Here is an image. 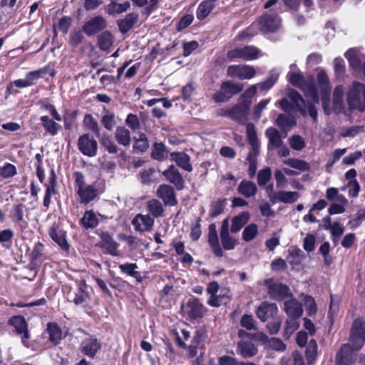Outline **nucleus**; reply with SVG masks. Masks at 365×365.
Here are the masks:
<instances>
[{"mask_svg":"<svg viewBox=\"0 0 365 365\" xmlns=\"http://www.w3.org/2000/svg\"><path fill=\"white\" fill-rule=\"evenodd\" d=\"M277 311L278 309L275 304L263 302L258 307L256 314L262 322H265L269 318L277 314Z\"/></svg>","mask_w":365,"mask_h":365,"instance_id":"nucleus-18","label":"nucleus"},{"mask_svg":"<svg viewBox=\"0 0 365 365\" xmlns=\"http://www.w3.org/2000/svg\"><path fill=\"white\" fill-rule=\"evenodd\" d=\"M286 6L292 10H297L301 2L306 7H310L312 5V0H283Z\"/></svg>","mask_w":365,"mask_h":365,"instance_id":"nucleus-53","label":"nucleus"},{"mask_svg":"<svg viewBox=\"0 0 365 365\" xmlns=\"http://www.w3.org/2000/svg\"><path fill=\"white\" fill-rule=\"evenodd\" d=\"M81 221L86 228L96 227L99 222L97 215L92 210L85 212Z\"/></svg>","mask_w":365,"mask_h":365,"instance_id":"nucleus-36","label":"nucleus"},{"mask_svg":"<svg viewBox=\"0 0 365 365\" xmlns=\"http://www.w3.org/2000/svg\"><path fill=\"white\" fill-rule=\"evenodd\" d=\"M300 197V194L296 191H279L269 194V200L273 202L293 203Z\"/></svg>","mask_w":365,"mask_h":365,"instance_id":"nucleus-10","label":"nucleus"},{"mask_svg":"<svg viewBox=\"0 0 365 365\" xmlns=\"http://www.w3.org/2000/svg\"><path fill=\"white\" fill-rule=\"evenodd\" d=\"M187 314L191 319L202 317L206 309L198 299H191L187 302Z\"/></svg>","mask_w":365,"mask_h":365,"instance_id":"nucleus-20","label":"nucleus"},{"mask_svg":"<svg viewBox=\"0 0 365 365\" xmlns=\"http://www.w3.org/2000/svg\"><path fill=\"white\" fill-rule=\"evenodd\" d=\"M168 152L164 144L155 143L153 145L152 156L154 159L163 161L168 158Z\"/></svg>","mask_w":365,"mask_h":365,"instance_id":"nucleus-38","label":"nucleus"},{"mask_svg":"<svg viewBox=\"0 0 365 365\" xmlns=\"http://www.w3.org/2000/svg\"><path fill=\"white\" fill-rule=\"evenodd\" d=\"M265 135L268 138L267 148L269 150H275L283 145L279 132L274 128H269L266 130Z\"/></svg>","mask_w":365,"mask_h":365,"instance_id":"nucleus-21","label":"nucleus"},{"mask_svg":"<svg viewBox=\"0 0 365 365\" xmlns=\"http://www.w3.org/2000/svg\"><path fill=\"white\" fill-rule=\"evenodd\" d=\"M315 237L309 234L304 240V249L307 252H312L315 248Z\"/></svg>","mask_w":365,"mask_h":365,"instance_id":"nucleus-63","label":"nucleus"},{"mask_svg":"<svg viewBox=\"0 0 365 365\" xmlns=\"http://www.w3.org/2000/svg\"><path fill=\"white\" fill-rule=\"evenodd\" d=\"M349 344H344L336 357V365H351L354 361V351L361 348L365 341V322L356 319L353 323Z\"/></svg>","mask_w":365,"mask_h":365,"instance_id":"nucleus-1","label":"nucleus"},{"mask_svg":"<svg viewBox=\"0 0 365 365\" xmlns=\"http://www.w3.org/2000/svg\"><path fill=\"white\" fill-rule=\"evenodd\" d=\"M101 123L107 130H113L115 125V115L113 112L104 110L101 118Z\"/></svg>","mask_w":365,"mask_h":365,"instance_id":"nucleus-43","label":"nucleus"},{"mask_svg":"<svg viewBox=\"0 0 365 365\" xmlns=\"http://www.w3.org/2000/svg\"><path fill=\"white\" fill-rule=\"evenodd\" d=\"M83 125L86 130L91 131L97 136L100 133V128L96 120L91 115L86 114L83 118Z\"/></svg>","mask_w":365,"mask_h":365,"instance_id":"nucleus-42","label":"nucleus"},{"mask_svg":"<svg viewBox=\"0 0 365 365\" xmlns=\"http://www.w3.org/2000/svg\"><path fill=\"white\" fill-rule=\"evenodd\" d=\"M171 160L186 171L190 172L192 170L190 163V158L188 155L183 152H173L170 153Z\"/></svg>","mask_w":365,"mask_h":365,"instance_id":"nucleus-24","label":"nucleus"},{"mask_svg":"<svg viewBox=\"0 0 365 365\" xmlns=\"http://www.w3.org/2000/svg\"><path fill=\"white\" fill-rule=\"evenodd\" d=\"M119 268L123 272L126 273L132 277H135L138 274V272L135 271V269L138 268V266L135 263H126L120 264Z\"/></svg>","mask_w":365,"mask_h":365,"instance_id":"nucleus-59","label":"nucleus"},{"mask_svg":"<svg viewBox=\"0 0 365 365\" xmlns=\"http://www.w3.org/2000/svg\"><path fill=\"white\" fill-rule=\"evenodd\" d=\"M268 346L279 351H283L286 349L284 343L278 338H271Z\"/></svg>","mask_w":365,"mask_h":365,"instance_id":"nucleus-60","label":"nucleus"},{"mask_svg":"<svg viewBox=\"0 0 365 365\" xmlns=\"http://www.w3.org/2000/svg\"><path fill=\"white\" fill-rule=\"evenodd\" d=\"M277 124L282 129H287L294 125L293 120L290 119L286 115L280 114L277 118Z\"/></svg>","mask_w":365,"mask_h":365,"instance_id":"nucleus-56","label":"nucleus"},{"mask_svg":"<svg viewBox=\"0 0 365 365\" xmlns=\"http://www.w3.org/2000/svg\"><path fill=\"white\" fill-rule=\"evenodd\" d=\"M148 139L145 134L140 133L138 138L135 140L133 148L137 152H145L148 148Z\"/></svg>","mask_w":365,"mask_h":365,"instance_id":"nucleus-50","label":"nucleus"},{"mask_svg":"<svg viewBox=\"0 0 365 365\" xmlns=\"http://www.w3.org/2000/svg\"><path fill=\"white\" fill-rule=\"evenodd\" d=\"M333 101L334 109L340 111L344 107V89L342 86H338L334 88Z\"/></svg>","mask_w":365,"mask_h":365,"instance_id":"nucleus-37","label":"nucleus"},{"mask_svg":"<svg viewBox=\"0 0 365 365\" xmlns=\"http://www.w3.org/2000/svg\"><path fill=\"white\" fill-rule=\"evenodd\" d=\"M286 163L290 167L299 170V171H306L309 169V164L302 160L289 159L286 162Z\"/></svg>","mask_w":365,"mask_h":365,"instance_id":"nucleus-52","label":"nucleus"},{"mask_svg":"<svg viewBox=\"0 0 365 365\" xmlns=\"http://www.w3.org/2000/svg\"><path fill=\"white\" fill-rule=\"evenodd\" d=\"M81 351L89 357H93L101 348V343L97 338L88 336L81 342Z\"/></svg>","mask_w":365,"mask_h":365,"instance_id":"nucleus-13","label":"nucleus"},{"mask_svg":"<svg viewBox=\"0 0 365 365\" xmlns=\"http://www.w3.org/2000/svg\"><path fill=\"white\" fill-rule=\"evenodd\" d=\"M250 105L251 101H241L240 104L229 110L227 113L232 119L239 123H244L247 120V111Z\"/></svg>","mask_w":365,"mask_h":365,"instance_id":"nucleus-8","label":"nucleus"},{"mask_svg":"<svg viewBox=\"0 0 365 365\" xmlns=\"http://www.w3.org/2000/svg\"><path fill=\"white\" fill-rule=\"evenodd\" d=\"M258 26L264 33L276 31L281 26V19L276 14H266L259 19Z\"/></svg>","mask_w":365,"mask_h":365,"instance_id":"nucleus-7","label":"nucleus"},{"mask_svg":"<svg viewBox=\"0 0 365 365\" xmlns=\"http://www.w3.org/2000/svg\"><path fill=\"white\" fill-rule=\"evenodd\" d=\"M288 77L289 82L294 86L300 88L304 93L307 98H309L314 103H319V96L312 76L304 78L299 73H289Z\"/></svg>","mask_w":365,"mask_h":365,"instance_id":"nucleus-2","label":"nucleus"},{"mask_svg":"<svg viewBox=\"0 0 365 365\" xmlns=\"http://www.w3.org/2000/svg\"><path fill=\"white\" fill-rule=\"evenodd\" d=\"M129 7L130 3L128 1L123 4H117L115 1H111V3L107 6L106 9L109 14H113L125 12Z\"/></svg>","mask_w":365,"mask_h":365,"instance_id":"nucleus-44","label":"nucleus"},{"mask_svg":"<svg viewBox=\"0 0 365 365\" xmlns=\"http://www.w3.org/2000/svg\"><path fill=\"white\" fill-rule=\"evenodd\" d=\"M135 230L138 232H147L152 230L154 219L148 214H138L132 220Z\"/></svg>","mask_w":365,"mask_h":365,"instance_id":"nucleus-9","label":"nucleus"},{"mask_svg":"<svg viewBox=\"0 0 365 365\" xmlns=\"http://www.w3.org/2000/svg\"><path fill=\"white\" fill-rule=\"evenodd\" d=\"M41 121L46 132L51 135H56L61 128L58 123L54 122L46 115L41 116Z\"/></svg>","mask_w":365,"mask_h":365,"instance_id":"nucleus-32","label":"nucleus"},{"mask_svg":"<svg viewBox=\"0 0 365 365\" xmlns=\"http://www.w3.org/2000/svg\"><path fill=\"white\" fill-rule=\"evenodd\" d=\"M74 189L80 198V202L88 204L97 196V189L92 185H88L85 181L84 175L81 172H75Z\"/></svg>","mask_w":365,"mask_h":365,"instance_id":"nucleus-3","label":"nucleus"},{"mask_svg":"<svg viewBox=\"0 0 365 365\" xmlns=\"http://www.w3.org/2000/svg\"><path fill=\"white\" fill-rule=\"evenodd\" d=\"M346 102L351 110H365V86L354 82L346 94Z\"/></svg>","mask_w":365,"mask_h":365,"instance_id":"nucleus-4","label":"nucleus"},{"mask_svg":"<svg viewBox=\"0 0 365 365\" xmlns=\"http://www.w3.org/2000/svg\"><path fill=\"white\" fill-rule=\"evenodd\" d=\"M106 26V20L102 16H96L88 21L83 26V31L89 35H93Z\"/></svg>","mask_w":365,"mask_h":365,"instance_id":"nucleus-15","label":"nucleus"},{"mask_svg":"<svg viewBox=\"0 0 365 365\" xmlns=\"http://www.w3.org/2000/svg\"><path fill=\"white\" fill-rule=\"evenodd\" d=\"M14 237V232L12 230L7 229L0 232V243L3 244L4 247H6V243L11 242Z\"/></svg>","mask_w":365,"mask_h":365,"instance_id":"nucleus-62","label":"nucleus"},{"mask_svg":"<svg viewBox=\"0 0 365 365\" xmlns=\"http://www.w3.org/2000/svg\"><path fill=\"white\" fill-rule=\"evenodd\" d=\"M278 73L272 74V76L265 81L259 84L260 88L263 91H267L271 88L277 82L278 78Z\"/></svg>","mask_w":365,"mask_h":365,"instance_id":"nucleus-61","label":"nucleus"},{"mask_svg":"<svg viewBox=\"0 0 365 365\" xmlns=\"http://www.w3.org/2000/svg\"><path fill=\"white\" fill-rule=\"evenodd\" d=\"M304 303L306 308V311L307 312L309 316H312L317 313V308L314 298L307 295L304 297Z\"/></svg>","mask_w":365,"mask_h":365,"instance_id":"nucleus-55","label":"nucleus"},{"mask_svg":"<svg viewBox=\"0 0 365 365\" xmlns=\"http://www.w3.org/2000/svg\"><path fill=\"white\" fill-rule=\"evenodd\" d=\"M101 245L110 255L113 256L120 255L118 251V244L108 234L102 235Z\"/></svg>","mask_w":365,"mask_h":365,"instance_id":"nucleus-25","label":"nucleus"},{"mask_svg":"<svg viewBox=\"0 0 365 365\" xmlns=\"http://www.w3.org/2000/svg\"><path fill=\"white\" fill-rule=\"evenodd\" d=\"M89 300V294L86 291L84 285L79 287L78 292L74 298V302L76 305L83 304Z\"/></svg>","mask_w":365,"mask_h":365,"instance_id":"nucleus-47","label":"nucleus"},{"mask_svg":"<svg viewBox=\"0 0 365 365\" xmlns=\"http://www.w3.org/2000/svg\"><path fill=\"white\" fill-rule=\"evenodd\" d=\"M288 96L294 103V108L297 110H300L303 115H305V111L304 110L305 103L300 94L296 91L291 90L288 93Z\"/></svg>","mask_w":365,"mask_h":365,"instance_id":"nucleus-41","label":"nucleus"},{"mask_svg":"<svg viewBox=\"0 0 365 365\" xmlns=\"http://www.w3.org/2000/svg\"><path fill=\"white\" fill-rule=\"evenodd\" d=\"M259 51L256 47H239L228 53L230 58H241L245 61L257 58Z\"/></svg>","mask_w":365,"mask_h":365,"instance_id":"nucleus-12","label":"nucleus"},{"mask_svg":"<svg viewBox=\"0 0 365 365\" xmlns=\"http://www.w3.org/2000/svg\"><path fill=\"white\" fill-rule=\"evenodd\" d=\"M240 324L242 327L247 330H255L257 329L255 321L251 315L245 314L241 319Z\"/></svg>","mask_w":365,"mask_h":365,"instance_id":"nucleus-57","label":"nucleus"},{"mask_svg":"<svg viewBox=\"0 0 365 365\" xmlns=\"http://www.w3.org/2000/svg\"><path fill=\"white\" fill-rule=\"evenodd\" d=\"M47 331L49 334L50 341L55 345L59 344L62 339V331L61 328L55 323H48Z\"/></svg>","mask_w":365,"mask_h":365,"instance_id":"nucleus-34","label":"nucleus"},{"mask_svg":"<svg viewBox=\"0 0 365 365\" xmlns=\"http://www.w3.org/2000/svg\"><path fill=\"white\" fill-rule=\"evenodd\" d=\"M138 20V14L136 13H130L124 19L118 21L119 29L121 32L128 31Z\"/></svg>","mask_w":365,"mask_h":365,"instance_id":"nucleus-28","label":"nucleus"},{"mask_svg":"<svg viewBox=\"0 0 365 365\" xmlns=\"http://www.w3.org/2000/svg\"><path fill=\"white\" fill-rule=\"evenodd\" d=\"M163 175L168 181L174 184L178 190L183 187L182 177L174 165H170L168 170L163 173Z\"/></svg>","mask_w":365,"mask_h":365,"instance_id":"nucleus-22","label":"nucleus"},{"mask_svg":"<svg viewBox=\"0 0 365 365\" xmlns=\"http://www.w3.org/2000/svg\"><path fill=\"white\" fill-rule=\"evenodd\" d=\"M250 214L247 212H242L232 219L231 232L236 233L247 222Z\"/></svg>","mask_w":365,"mask_h":365,"instance_id":"nucleus-29","label":"nucleus"},{"mask_svg":"<svg viewBox=\"0 0 365 365\" xmlns=\"http://www.w3.org/2000/svg\"><path fill=\"white\" fill-rule=\"evenodd\" d=\"M157 196L167 205L174 206L177 204L174 190L170 185H160L157 190Z\"/></svg>","mask_w":365,"mask_h":365,"instance_id":"nucleus-14","label":"nucleus"},{"mask_svg":"<svg viewBox=\"0 0 365 365\" xmlns=\"http://www.w3.org/2000/svg\"><path fill=\"white\" fill-rule=\"evenodd\" d=\"M265 284L268 287V292L272 299H282L289 294V289L287 286L281 283H274L271 279L265 280Z\"/></svg>","mask_w":365,"mask_h":365,"instance_id":"nucleus-11","label":"nucleus"},{"mask_svg":"<svg viewBox=\"0 0 365 365\" xmlns=\"http://www.w3.org/2000/svg\"><path fill=\"white\" fill-rule=\"evenodd\" d=\"M237 352L243 358H250L256 355L257 349L250 341H240L237 343Z\"/></svg>","mask_w":365,"mask_h":365,"instance_id":"nucleus-23","label":"nucleus"},{"mask_svg":"<svg viewBox=\"0 0 365 365\" xmlns=\"http://www.w3.org/2000/svg\"><path fill=\"white\" fill-rule=\"evenodd\" d=\"M115 138L117 142L123 146H129L131 142L130 131L125 127H118L115 132Z\"/></svg>","mask_w":365,"mask_h":365,"instance_id":"nucleus-31","label":"nucleus"},{"mask_svg":"<svg viewBox=\"0 0 365 365\" xmlns=\"http://www.w3.org/2000/svg\"><path fill=\"white\" fill-rule=\"evenodd\" d=\"M225 203L224 200L214 201L210 205V216L215 217L220 215L225 208Z\"/></svg>","mask_w":365,"mask_h":365,"instance_id":"nucleus-49","label":"nucleus"},{"mask_svg":"<svg viewBox=\"0 0 365 365\" xmlns=\"http://www.w3.org/2000/svg\"><path fill=\"white\" fill-rule=\"evenodd\" d=\"M317 353V344L314 339H311L306 349V356L309 362L315 359Z\"/></svg>","mask_w":365,"mask_h":365,"instance_id":"nucleus-54","label":"nucleus"},{"mask_svg":"<svg viewBox=\"0 0 365 365\" xmlns=\"http://www.w3.org/2000/svg\"><path fill=\"white\" fill-rule=\"evenodd\" d=\"M299 327V323L296 321V319L287 320L286 322V327L284 328V336L289 339L290 336Z\"/></svg>","mask_w":365,"mask_h":365,"instance_id":"nucleus-51","label":"nucleus"},{"mask_svg":"<svg viewBox=\"0 0 365 365\" xmlns=\"http://www.w3.org/2000/svg\"><path fill=\"white\" fill-rule=\"evenodd\" d=\"M214 9L213 5L209 0L202 1L197 6L196 11V17L199 20H203L207 18L211 11Z\"/></svg>","mask_w":365,"mask_h":365,"instance_id":"nucleus-33","label":"nucleus"},{"mask_svg":"<svg viewBox=\"0 0 365 365\" xmlns=\"http://www.w3.org/2000/svg\"><path fill=\"white\" fill-rule=\"evenodd\" d=\"M78 148L83 155L91 158L97 154L98 143L92 135L86 133L78 138Z\"/></svg>","mask_w":365,"mask_h":365,"instance_id":"nucleus-5","label":"nucleus"},{"mask_svg":"<svg viewBox=\"0 0 365 365\" xmlns=\"http://www.w3.org/2000/svg\"><path fill=\"white\" fill-rule=\"evenodd\" d=\"M246 130L247 138L252 148L253 153L257 154L259 151V144L254 125L252 123L247 124Z\"/></svg>","mask_w":365,"mask_h":365,"instance_id":"nucleus-35","label":"nucleus"},{"mask_svg":"<svg viewBox=\"0 0 365 365\" xmlns=\"http://www.w3.org/2000/svg\"><path fill=\"white\" fill-rule=\"evenodd\" d=\"M240 194L245 197H251L256 195L257 191V185L251 181L242 180L237 187Z\"/></svg>","mask_w":365,"mask_h":365,"instance_id":"nucleus-27","label":"nucleus"},{"mask_svg":"<svg viewBox=\"0 0 365 365\" xmlns=\"http://www.w3.org/2000/svg\"><path fill=\"white\" fill-rule=\"evenodd\" d=\"M222 90L230 98L233 95L240 93L243 89L241 83H233L231 81H225L222 83Z\"/></svg>","mask_w":365,"mask_h":365,"instance_id":"nucleus-39","label":"nucleus"},{"mask_svg":"<svg viewBox=\"0 0 365 365\" xmlns=\"http://www.w3.org/2000/svg\"><path fill=\"white\" fill-rule=\"evenodd\" d=\"M284 312L286 314L292 319H298L303 314V309L302 304L298 302L295 299L290 298L284 302Z\"/></svg>","mask_w":365,"mask_h":365,"instance_id":"nucleus-17","label":"nucleus"},{"mask_svg":"<svg viewBox=\"0 0 365 365\" xmlns=\"http://www.w3.org/2000/svg\"><path fill=\"white\" fill-rule=\"evenodd\" d=\"M318 85L324 95L329 93L331 87L329 85V78L324 71H321L317 74Z\"/></svg>","mask_w":365,"mask_h":365,"instance_id":"nucleus-40","label":"nucleus"},{"mask_svg":"<svg viewBox=\"0 0 365 365\" xmlns=\"http://www.w3.org/2000/svg\"><path fill=\"white\" fill-rule=\"evenodd\" d=\"M9 322L19 334H23L22 341L25 346H29L26 341V339L29 338V331L25 319L21 316H15L11 318Z\"/></svg>","mask_w":365,"mask_h":365,"instance_id":"nucleus-19","label":"nucleus"},{"mask_svg":"<svg viewBox=\"0 0 365 365\" xmlns=\"http://www.w3.org/2000/svg\"><path fill=\"white\" fill-rule=\"evenodd\" d=\"M100 143L109 153H116L118 150V146L108 135H103L100 139Z\"/></svg>","mask_w":365,"mask_h":365,"instance_id":"nucleus-46","label":"nucleus"},{"mask_svg":"<svg viewBox=\"0 0 365 365\" xmlns=\"http://www.w3.org/2000/svg\"><path fill=\"white\" fill-rule=\"evenodd\" d=\"M256 72L253 67L245 65H232L227 67V74L229 77L240 80L250 79Z\"/></svg>","mask_w":365,"mask_h":365,"instance_id":"nucleus-6","label":"nucleus"},{"mask_svg":"<svg viewBox=\"0 0 365 365\" xmlns=\"http://www.w3.org/2000/svg\"><path fill=\"white\" fill-rule=\"evenodd\" d=\"M146 210L155 218L163 217L165 212L162 203L156 199L150 200L146 202Z\"/></svg>","mask_w":365,"mask_h":365,"instance_id":"nucleus-26","label":"nucleus"},{"mask_svg":"<svg viewBox=\"0 0 365 365\" xmlns=\"http://www.w3.org/2000/svg\"><path fill=\"white\" fill-rule=\"evenodd\" d=\"M271 178V170L264 168L260 170L257 175V182L259 185H265Z\"/></svg>","mask_w":365,"mask_h":365,"instance_id":"nucleus-58","label":"nucleus"},{"mask_svg":"<svg viewBox=\"0 0 365 365\" xmlns=\"http://www.w3.org/2000/svg\"><path fill=\"white\" fill-rule=\"evenodd\" d=\"M125 123L133 130H138L140 128V122L135 115L128 114L125 119Z\"/></svg>","mask_w":365,"mask_h":365,"instance_id":"nucleus-64","label":"nucleus"},{"mask_svg":"<svg viewBox=\"0 0 365 365\" xmlns=\"http://www.w3.org/2000/svg\"><path fill=\"white\" fill-rule=\"evenodd\" d=\"M49 235L62 249L67 250L68 245L66 239V232L61 230H56L55 227H51Z\"/></svg>","mask_w":365,"mask_h":365,"instance_id":"nucleus-30","label":"nucleus"},{"mask_svg":"<svg viewBox=\"0 0 365 365\" xmlns=\"http://www.w3.org/2000/svg\"><path fill=\"white\" fill-rule=\"evenodd\" d=\"M258 233V227L255 223L248 225L243 230L242 239L246 242L252 240Z\"/></svg>","mask_w":365,"mask_h":365,"instance_id":"nucleus-45","label":"nucleus"},{"mask_svg":"<svg viewBox=\"0 0 365 365\" xmlns=\"http://www.w3.org/2000/svg\"><path fill=\"white\" fill-rule=\"evenodd\" d=\"M220 238L222 245L225 250H233L236 245V240L229 234V225L227 219L224 220L221 230Z\"/></svg>","mask_w":365,"mask_h":365,"instance_id":"nucleus-16","label":"nucleus"},{"mask_svg":"<svg viewBox=\"0 0 365 365\" xmlns=\"http://www.w3.org/2000/svg\"><path fill=\"white\" fill-rule=\"evenodd\" d=\"M291 148L295 150H302L305 147V140L299 135H294L289 139Z\"/></svg>","mask_w":365,"mask_h":365,"instance_id":"nucleus-48","label":"nucleus"}]
</instances>
